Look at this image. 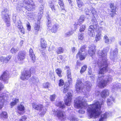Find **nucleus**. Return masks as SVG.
<instances>
[{"label":"nucleus","mask_w":121,"mask_h":121,"mask_svg":"<svg viewBox=\"0 0 121 121\" xmlns=\"http://www.w3.org/2000/svg\"><path fill=\"white\" fill-rule=\"evenodd\" d=\"M82 65V64L79 61H77L76 62V66L77 67H78V66H81Z\"/></svg>","instance_id":"4d7b16f0"},{"label":"nucleus","mask_w":121,"mask_h":121,"mask_svg":"<svg viewBox=\"0 0 121 121\" xmlns=\"http://www.w3.org/2000/svg\"><path fill=\"white\" fill-rule=\"evenodd\" d=\"M5 22L6 23V25L7 27H9L10 25V21L9 20L5 21Z\"/></svg>","instance_id":"5fc2aeb1"},{"label":"nucleus","mask_w":121,"mask_h":121,"mask_svg":"<svg viewBox=\"0 0 121 121\" xmlns=\"http://www.w3.org/2000/svg\"><path fill=\"white\" fill-rule=\"evenodd\" d=\"M34 16V15L33 13H28L27 17L29 18H32Z\"/></svg>","instance_id":"8fccbe9b"},{"label":"nucleus","mask_w":121,"mask_h":121,"mask_svg":"<svg viewBox=\"0 0 121 121\" xmlns=\"http://www.w3.org/2000/svg\"><path fill=\"white\" fill-rule=\"evenodd\" d=\"M64 83L65 82L62 79H60L59 81V86H62L64 85Z\"/></svg>","instance_id":"ea45409f"},{"label":"nucleus","mask_w":121,"mask_h":121,"mask_svg":"<svg viewBox=\"0 0 121 121\" xmlns=\"http://www.w3.org/2000/svg\"><path fill=\"white\" fill-rule=\"evenodd\" d=\"M81 81L80 80H78L75 86L76 91L77 92L80 91V90L83 89V88L80 86V85L82 83Z\"/></svg>","instance_id":"4be33fe9"},{"label":"nucleus","mask_w":121,"mask_h":121,"mask_svg":"<svg viewBox=\"0 0 121 121\" xmlns=\"http://www.w3.org/2000/svg\"><path fill=\"white\" fill-rule=\"evenodd\" d=\"M59 107L62 109L64 108H65V106L64 104H62L61 102H59Z\"/></svg>","instance_id":"603ef678"},{"label":"nucleus","mask_w":121,"mask_h":121,"mask_svg":"<svg viewBox=\"0 0 121 121\" xmlns=\"http://www.w3.org/2000/svg\"><path fill=\"white\" fill-rule=\"evenodd\" d=\"M86 88L87 89L90 88L91 86V83H89V84H87L86 85Z\"/></svg>","instance_id":"bf43d9fd"},{"label":"nucleus","mask_w":121,"mask_h":121,"mask_svg":"<svg viewBox=\"0 0 121 121\" xmlns=\"http://www.w3.org/2000/svg\"><path fill=\"white\" fill-rule=\"evenodd\" d=\"M47 47V44L45 39L43 38L40 39V48L41 50L40 51L42 53H44V51Z\"/></svg>","instance_id":"4468645a"},{"label":"nucleus","mask_w":121,"mask_h":121,"mask_svg":"<svg viewBox=\"0 0 121 121\" xmlns=\"http://www.w3.org/2000/svg\"><path fill=\"white\" fill-rule=\"evenodd\" d=\"M104 76H102L98 77V79L99 81L98 85L99 87L101 88H104L106 86L110 81L109 78H105Z\"/></svg>","instance_id":"423d86ee"},{"label":"nucleus","mask_w":121,"mask_h":121,"mask_svg":"<svg viewBox=\"0 0 121 121\" xmlns=\"http://www.w3.org/2000/svg\"><path fill=\"white\" fill-rule=\"evenodd\" d=\"M19 102V99H18L15 98L13 101L12 102L10 103V105L12 107L16 105V104Z\"/></svg>","instance_id":"72a5a7b5"},{"label":"nucleus","mask_w":121,"mask_h":121,"mask_svg":"<svg viewBox=\"0 0 121 121\" xmlns=\"http://www.w3.org/2000/svg\"><path fill=\"white\" fill-rule=\"evenodd\" d=\"M104 39H105V42L106 43H108L109 42V39L108 37L106 35H105L104 37Z\"/></svg>","instance_id":"37998d69"},{"label":"nucleus","mask_w":121,"mask_h":121,"mask_svg":"<svg viewBox=\"0 0 121 121\" xmlns=\"http://www.w3.org/2000/svg\"><path fill=\"white\" fill-rule=\"evenodd\" d=\"M112 100L111 99H108L107 101V104L108 105L110 106L112 104Z\"/></svg>","instance_id":"de8ad7c7"},{"label":"nucleus","mask_w":121,"mask_h":121,"mask_svg":"<svg viewBox=\"0 0 121 121\" xmlns=\"http://www.w3.org/2000/svg\"><path fill=\"white\" fill-rule=\"evenodd\" d=\"M49 6L52 10L53 12H55L57 9V8H59L58 4L55 5L53 2H51Z\"/></svg>","instance_id":"393cba45"},{"label":"nucleus","mask_w":121,"mask_h":121,"mask_svg":"<svg viewBox=\"0 0 121 121\" xmlns=\"http://www.w3.org/2000/svg\"><path fill=\"white\" fill-rule=\"evenodd\" d=\"M32 106L33 108L37 111H41L44 107L43 105L42 104H37L35 102L32 103Z\"/></svg>","instance_id":"2eb2a0df"},{"label":"nucleus","mask_w":121,"mask_h":121,"mask_svg":"<svg viewBox=\"0 0 121 121\" xmlns=\"http://www.w3.org/2000/svg\"><path fill=\"white\" fill-rule=\"evenodd\" d=\"M72 52L73 53H74L75 50V47H73L71 48Z\"/></svg>","instance_id":"69168bd1"},{"label":"nucleus","mask_w":121,"mask_h":121,"mask_svg":"<svg viewBox=\"0 0 121 121\" xmlns=\"http://www.w3.org/2000/svg\"><path fill=\"white\" fill-rule=\"evenodd\" d=\"M4 18L5 21L9 20H10L9 15L8 14L4 15Z\"/></svg>","instance_id":"a19ab883"},{"label":"nucleus","mask_w":121,"mask_h":121,"mask_svg":"<svg viewBox=\"0 0 121 121\" xmlns=\"http://www.w3.org/2000/svg\"><path fill=\"white\" fill-rule=\"evenodd\" d=\"M69 87V86L68 85L65 84L63 87V93L65 94L68 92Z\"/></svg>","instance_id":"7c9ffc66"},{"label":"nucleus","mask_w":121,"mask_h":121,"mask_svg":"<svg viewBox=\"0 0 121 121\" xmlns=\"http://www.w3.org/2000/svg\"><path fill=\"white\" fill-rule=\"evenodd\" d=\"M66 73L67 78L68 79V82L69 83L72 80L71 70L70 69L67 70Z\"/></svg>","instance_id":"c85d7f7f"},{"label":"nucleus","mask_w":121,"mask_h":121,"mask_svg":"<svg viewBox=\"0 0 121 121\" xmlns=\"http://www.w3.org/2000/svg\"><path fill=\"white\" fill-rule=\"evenodd\" d=\"M40 27V21L38 20L37 22H35V24L34 26V29L35 31V34H37L39 30Z\"/></svg>","instance_id":"412c9836"},{"label":"nucleus","mask_w":121,"mask_h":121,"mask_svg":"<svg viewBox=\"0 0 121 121\" xmlns=\"http://www.w3.org/2000/svg\"><path fill=\"white\" fill-rule=\"evenodd\" d=\"M72 121H78V119L76 118L75 117H73L71 119Z\"/></svg>","instance_id":"e2e57ef3"},{"label":"nucleus","mask_w":121,"mask_h":121,"mask_svg":"<svg viewBox=\"0 0 121 121\" xmlns=\"http://www.w3.org/2000/svg\"><path fill=\"white\" fill-rule=\"evenodd\" d=\"M96 47L94 44H91L89 46L88 50V53L91 56L94 55L96 51Z\"/></svg>","instance_id":"f8f14e48"},{"label":"nucleus","mask_w":121,"mask_h":121,"mask_svg":"<svg viewBox=\"0 0 121 121\" xmlns=\"http://www.w3.org/2000/svg\"><path fill=\"white\" fill-rule=\"evenodd\" d=\"M11 58V56L10 55H9L5 57L3 56H1L0 57V62H2L3 64L8 63Z\"/></svg>","instance_id":"6ab92c4d"},{"label":"nucleus","mask_w":121,"mask_h":121,"mask_svg":"<svg viewBox=\"0 0 121 121\" xmlns=\"http://www.w3.org/2000/svg\"><path fill=\"white\" fill-rule=\"evenodd\" d=\"M8 117V114L6 112L2 111L0 114V118H1L6 119Z\"/></svg>","instance_id":"cd10ccee"},{"label":"nucleus","mask_w":121,"mask_h":121,"mask_svg":"<svg viewBox=\"0 0 121 121\" xmlns=\"http://www.w3.org/2000/svg\"><path fill=\"white\" fill-rule=\"evenodd\" d=\"M66 96L67 98L64 100L65 104L67 106H70L72 102L73 95L70 92H68Z\"/></svg>","instance_id":"9b49d317"},{"label":"nucleus","mask_w":121,"mask_h":121,"mask_svg":"<svg viewBox=\"0 0 121 121\" xmlns=\"http://www.w3.org/2000/svg\"><path fill=\"white\" fill-rule=\"evenodd\" d=\"M58 76L60 78L62 77V70L60 68H57L55 70Z\"/></svg>","instance_id":"473e14b6"},{"label":"nucleus","mask_w":121,"mask_h":121,"mask_svg":"<svg viewBox=\"0 0 121 121\" xmlns=\"http://www.w3.org/2000/svg\"><path fill=\"white\" fill-rule=\"evenodd\" d=\"M109 7L111 10L110 15L111 17H113L115 15L117 14L116 12L117 11L116 10L118 9L117 7L115 6L113 3H111L109 4Z\"/></svg>","instance_id":"ddd939ff"},{"label":"nucleus","mask_w":121,"mask_h":121,"mask_svg":"<svg viewBox=\"0 0 121 121\" xmlns=\"http://www.w3.org/2000/svg\"><path fill=\"white\" fill-rule=\"evenodd\" d=\"M55 112H56V113L54 115L56 116L59 119L62 118L63 119H64V112L61 111L59 110L57 112L55 111Z\"/></svg>","instance_id":"5701e85b"},{"label":"nucleus","mask_w":121,"mask_h":121,"mask_svg":"<svg viewBox=\"0 0 121 121\" xmlns=\"http://www.w3.org/2000/svg\"><path fill=\"white\" fill-rule=\"evenodd\" d=\"M9 73V71L5 70L3 71L0 76V80L5 83H7L8 82Z\"/></svg>","instance_id":"1a4fd4ad"},{"label":"nucleus","mask_w":121,"mask_h":121,"mask_svg":"<svg viewBox=\"0 0 121 121\" xmlns=\"http://www.w3.org/2000/svg\"><path fill=\"white\" fill-rule=\"evenodd\" d=\"M101 104L100 102L97 101L90 105L87 110L89 113L88 116L89 118H91L94 117V118H97L102 113L101 110Z\"/></svg>","instance_id":"f257e3e1"},{"label":"nucleus","mask_w":121,"mask_h":121,"mask_svg":"<svg viewBox=\"0 0 121 121\" xmlns=\"http://www.w3.org/2000/svg\"><path fill=\"white\" fill-rule=\"evenodd\" d=\"M27 29L29 31H30L31 29V26L30 25V23L28 22L26 24Z\"/></svg>","instance_id":"3c124183"},{"label":"nucleus","mask_w":121,"mask_h":121,"mask_svg":"<svg viewBox=\"0 0 121 121\" xmlns=\"http://www.w3.org/2000/svg\"><path fill=\"white\" fill-rule=\"evenodd\" d=\"M8 10L7 9H4V11H2V13H6Z\"/></svg>","instance_id":"338daca9"},{"label":"nucleus","mask_w":121,"mask_h":121,"mask_svg":"<svg viewBox=\"0 0 121 121\" xmlns=\"http://www.w3.org/2000/svg\"><path fill=\"white\" fill-rule=\"evenodd\" d=\"M101 33L100 32L97 33L95 37V40L96 42H97L100 40L101 39Z\"/></svg>","instance_id":"f704fd0d"},{"label":"nucleus","mask_w":121,"mask_h":121,"mask_svg":"<svg viewBox=\"0 0 121 121\" xmlns=\"http://www.w3.org/2000/svg\"><path fill=\"white\" fill-rule=\"evenodd\" d=\"M83 33L79 34L78 35V39L80 40H82L83 39L84 37Z\"/></svg>","instance_id":"58836bf2"},{"label":"nucleus","mask_w":121,"mask_h":121,"mask_svg":"<svg viewBox=\"0 0 121 121\" xmlns=\"http://www.w3.org/2000/svg\"><path fill=\"white\" fill-rule=\"evenodd\" d=\"M31 76V73L30 70H24L22 73L20 78L22 80H27Z\"/></svg>","instance_id":"6e6552de"},{"label":"nucleus","mask_w":121,"mask_h":121,"mask_svg":"<svg viewBox=\"0 0 121 121\" xmlns=\"http://www.w3.org/2000/svg\"><path fill=\"white\" fill-rule=\"evenodd\" d=\"M17 51L16 49H15L13 47L10 50L12 54L16 53Z\"/></svg>","instance_id":"49530a36"},{"label":"nucleus","mask_w":121,"mask_h":121,"mask_svg":"<svg viewBox=\"0 0 121 121\" xmlns=\"http://www.w3.org/2000/svg\"><path fill=\"white\" fill-rule=\"evenodd\" d=\"M87 68L86 65H83L81 67V69L80 71V72L81 74L83 73L86 70Z\"/></svg>","instance_id":"c9c22d12"},{"label":"nucleus","mask_w":121,"mask_h":121,"mask_svg":"<svg viewBox=\"0 0 121 121\" xmlns=\"http://www.w3.org/2000/svg\"><path fill=\"white\" fill-rule=\"evenodd\" d=\"M64 59L63 56L61 55L58 56L57 57V59L58 60H62Z\"/></svg>","instance_id":"a18cd8bd"},{"label":"nucleus","mask_w":121,"mask_h":121,"mask_svg":"<svg viewBox=\"0 0 121 121\" xmlns=\"http://www.w3.org/2000/svg\"><path fill=\"white\" fill-rule=\"evenodd\" d=\"M43 111L42 112L40 113V115L42 116H43L44 114H45L46 112V111H44V110L43 109Z\"/></svg>","instance_id":"052dcab7"},{"label":"nucleus","mask_w":121,"mask_h":121,"mask_svg":"<svg viewBox=\"0 0 121 121\" xmlns=\"http://www.w3.org/2000/svg\"><path fill=\"white\" fill-rule=\"evenodd\" d=\"M86 102L81 100L78 99L74 103V106L76 108L84 109L85 107Z\"/></svg>","instance_id":"9d476101"},{"label":"nucleus","mask_w":121,"mask_h":121,"mask_svg":"<svg viewBox=\"0 0 121 121\" xmlns=\"http://www.w3.org/2000/svg\"><path fill=\"white\" fill-rule=\"evenodd\" d=\"M50 83L49 82H47L43 84V87L45 88H49Z\"/></svg>","instance_id":"c03bdc74"},{"label":"nucleus","mask_w":121,"mask_h":121,"mask_svg":"<svg viewBox=\"0 0 121 121\" xmlns=\"http://www.w3.org/2000/svg\"><path fill=\"white\" fill-rule=\"evenodd\" d=\"M5 95L0 96V109H1L4 106V103L5 101Z\"/></svg>","instance_id":"a878e982"},{"label":"nucleus","mask_w":121,"mask_h":121,"mask_svg":"<svg viewBox=\"0 0 121 121\" xmlns=\"http://www.w3.org/2000/svg\"><path fill=\"white\" fill-rule=\"evenodd\" d=\"M86 26L85 25H82L80 27L79 30V31L80 32H82L84 31L86 29Z\"/></svg>","instance_id":"4c0bfd02"},{"label":"nucleus","mask_w":121,"mask_h":121,"mask_svg":"<svg viewBox=\"0 0 121 121\" xmlns=\"http://www.w3.org/2000/svg\"><path fill=\"white\" fill-rule=\"evenodd\" d=\"M47 19V25L48 27V29L52 33H56L59 28V25L56 23L53 25V23L51 21V19L49 17H48Z\"/></svg>","instance_id":"7ed1b4c3"},{"label":"nucleus","mask_w":121,"mask_h":121,"mask_svg":"<svg viewBox=\"0 0 121 121\" xmlns=\"http://www.w3.org/2000/svg\"><path fill=\"white\" fill-rule=\"evenodd\" d=\"M18 28L22 34L23 35L25 34V29L22 26L18 25Z\"/></svg>","instance_id":"c756f323"},{"label":"nucleus","mask_w":121,"mask_h":121,"mask_svg":"<svg viewBox=\"0 0 121 121\" xmlns=\"http://www.w3.org/2000/svg\"><path fill=\"white\" fill-rule=\"evenodd\" d=\"M91 22L92 25H91L89 26L88 29V31L90 32L89 33L90 34V35H92V33L94 32L95 30L98 29V31H99V29H102V27H99L98 25V22L96 19H92L91 20Z\"/></svg>","instance_id":"39448f33"},{"label":"nucleus","mask_w":121,"mask_h":121,"mask_svg":"<svg viewBox=\"0 0 121 121\" xmlns=\"http://www.w3.org/2000/svg\"><path fill=\"white\" fill-rule=\"evenodd\" d=\"M85 20V18L83 15H81L78 20V22L81 24Z\"/></svg>","instance_id":"e433bc0d"},{"label":"nucleus","mask_w":121,"mask_h":121,"mask_svg":"<svg viewBox=\"0 0 121 121\" xmlns=\"http://www.w3.org/2000/svg\"><path fill=\"white\" fill-rule=\"evenodd\" d=\"M17 108L19 111H17L16 112L19 115H21L24 114L25 112V108L23 105L20 104L17 106Z\"/></svg>","instance_id":"dca6fc26"},{"label":"nucleus","mask_w":121,"mask_h":121,"mask_svg":"<svg viewBox=\"0 0 121 121\" xmlns=\"http://www.w3.org/2000/svg\"><path fill=\"white\" fill-rule=\"evenodd\" d=\"M86 48V46L85 45H83L81 47L76 55V59L79 58L81 61L85 59L86 56L87 54L86 52L83 53L82 52H85Z\"/></svg>","instance_id":"20e7f679"},{"label":"nucleus","mask_w":121,"mask_h":121,"mask_svg":"<svg viewBox=\"0 0 121 121\" xmlns=\"http://www.w3.org/2000/svg\"><path fill=\"white\" fill-rule=\"evenodd\" d=\"M104 119L101 117L99 119V121H104Z\"/></svg>","instance_id":"774afa93"},{"label":"nucleus","mask_w":121,"mask_h":121,"mask_svg":"<svg viewBox=\"0 0 121 121\" xmlns=\"http://www.w3.org/2000/svg\"><path fill=\"white\" fill-rule=\"evenodd\" d=\"M107 114L106 112H105L103 114V117H102L104 119L107 118Z\"/></svg>","instance_id":"680f3d73"},{"label":"nucleus","mask_w":121,"mask_h":121,"mask_svg":"<svg viewBox=\"0 0 121 121\" xmlns=\"http://www.w3.org/2000/svg\"><path fill=\"white\" fill-rule=\"evenodd\" d=\"M23 3L26 5L25 8L29 11H33L35 9V5L33 0H23Z\"/></svg>","instance_id":"0eeeda50"},{"label":"nucleus","mask_w":121,"mask_h":121,"mask_svg":"<svg viewBox=\"0 0 121 121\" xmlns=\"http://www.w3.org/2000/svg\"><path fill=\"white\" fill-rule=\"evenodd\" d=\"M109 95V91L107 89H105L103 90L100 93V96L102 98H105Z\"/></svg>","instance_id":"b1692460"},{"label":"nucleus","mask_w":121,"mask_h":121,"mask_svg":"<svg viewBox=\"0 0 121 121\" xmlns=\"http://www.w3.org/2000/svg\"><path fill=\"white\" fill-rule=\"evenodd\" d=\"M4 88V85L0 82V92Z\"/></svg>","instance_id":"864d4df0"},{"label":"nucleus","mask_w":121,"mask_h":121,"mask_svg":"<svg viewBox=\"0 0 121 121\" xmlns=\"http://www.w3.org/2000/svg\"><path fill=\"white\" fill-rule=\"evenodd\" d=\"M76 1L79 10L82 11L84 9V4L82 0H76Z\"/></svg>","instance_id":"a211bd4d"},{"label":"nucleus","mask_w":121,"mask_h":121,"mask_svg":"<svg viewBox=\"0 0 121 121\" xmlns=\"http://www.w3.org/2000/svg\"><path fill=\"white\" fill-rule=\"evenodd\" d=\"M26 54L23 51L19 52L17 54V56L18 60L19 61H22L26 58Z\"/></svg>","instance_id":"f3484780"},{"label":"nucleus","mask_w":121,"mask_h":121,"mask_svg":"<svg viewBox=\"0 0 121 121\" xmlns=\"http://www.w3.org/2000/svg\"><path fill=\"white\" fill-rule=\"evenodd\" d=\"M27 119L26 116L24 115L21 117V118L19 119V121H26Z\"/></svg>","instance_id":"79ce46f5"},{"label":"nucleus","mask_w":121,"mask_h":121,"mask_svg":"<svg viewBox=\"0 0 121 121\" xmlns=\"http://www.w3.org/2000/svg\"><path fill=\"white\" fill-rule=\"evenodd\" d=\"M64 51V49L62 47H60L57 48L56 52L58 54H61L63 53Z\"/></svg>","instance_id":"2f4dec72"},{"label":"nucleus","mask_w":121,"mask_h":121,"mask_svg":"<svg viewBox=\"0 0 121 121\" xmlns=\"http://www.w3.org/2000/svg\"><path fill=\"white\" fill-rule=\"evenodd\" d=\"M55 95L53 94L50 95V99L51 101H54L55 100Z\"/></svg>","instance_id":"09e8293b"},{"label":"nucleus","mask_w":121,"mask_h":121,"mask_svg":"<svg viewBox=\"0 0 121 121\" xmlns=\"http://www.w3.org/2000/svg\"><path fill=\"white\" fill-rule=\"evenodd\" d=\"M29 55L32 62L34 63L36 60L35 56L32 49L31 48L29 50Z\"/></svg>","instance_id":"aec40b11"},{"label":"nucleus","mask_w":121,"mask_h":121,"mask_svg":"<svg viewBox=\"0 0 121 121\" xmlns=\"http://www.w3.org/2000/svg\"><path fill=\"white\" fill-rule=\"evenodd\" d=\"M58 4L61 11L63 10L66 11L63 0H58Z\"/></svg>","instance_id":"bb28decb"},{"label":"nucleus","mask_w":121,"mask_h":121,"mask_svg":"<svg viewBox=\"0 0 121 121\" xmlns=\"http://www.w3.org/2000/svg\"><path fill=\"white\" fill-rule=\"evenodd\" d=\"M78 24L77 23H75L74 25V28L75 30H76L77 28Z\"/></svg>","instance_id":"0e129e2a"},{"label":"nucleus","mask_w":121,"mask_h":121,"mask_svg":"<svg viewBox=\"0 0 121 121\" xmlns=\"http://www.w3.org/2000/svg\"><path fill=\"white\" fill-rule=\"evenodd\" d=\"M31 81L33 84H35V82H36V80L34 77H32V78L31 79Z\"/></svg>","instance_id":"13d9d810"},{"label":"nucleus","mask_w":121,"mask_h":121,"mask_svg":"<svg viewBox=\"0 0 121 121\" xmlns=\"http://www.w3.org/2000/svg\"><path fill=\"white\" fill-rule=\"evenodd\" d=\"M78 112L80 114H84L85 113V111L81 109L78 111Z\"/></svg>","instance_id":"6e6d98bb"},{"label":"nucleus","mask_w":121,"mask_h":121,"mask_svg":"<svg viewBox=\"0 0 121 121\" xmlns=\"http://www.w3.org/2000/svg\"><path fill=\"white\" fill-rule=\"evenodd\" d=\"M101 55H99V58H102L103 62L102 61H98L97 62L99 68L98 73L99 74H104L105 73L108 71V65L107 64V54L104 50L101 52Z\"/></svg>","instance_id":"f03ea898"}]
</instances>
